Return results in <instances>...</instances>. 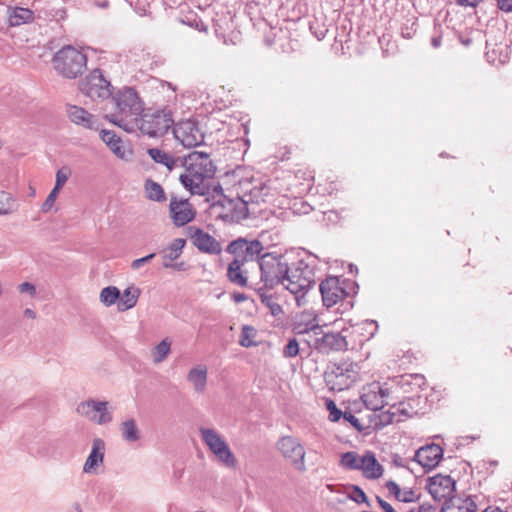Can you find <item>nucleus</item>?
Listing matches in <instances>:
<instances>
[{"mask_svg":"<svg viewBox=\"0 0 512 512\" xmlns=\"http://www.w3.org/2000/svg\"><path fill=\"white\" fill-rule=\"evenodd\" d=\"M187 380L193 385L196 393L203 394L207 386V368L205 366L193 367L187 374Z\"/></svg>","mask_w":512,"mask_h":512,"instance_id":"31","label":"nucleus"},{"mask_svg":"<svg viewBox=\"0 0 512 512\" xmlns=\"http://www.w3.org/2000/svg\"><path fill=\"white\" fill-rule=\"evenodd\" d=\"M299 353V344L296 339H290L283 350V355L286 358H292Z\"/></svg>","mask_w":512,"mask_h":512,"instance_id":"48","label":"nucleus"},{"mask_svg":"<svg viewBox=\"0 0 512 512\" xmlns=\"http://www.w3.org/2000/svg\"><path fill=\"white\" fill-rule=\"evenodd\" d=\"M443 457V449L438 444H427L419 448L414 455V460L425 470L434 469Z\"/></svg>","mask_w":512,"mask_h":512,"instance_id":"19","label":"nucleus"},{"mask_svg":"<svg viewBox=\"0 0 512 512\" xmlns=\"http://www.w3.org/2000/svg\"><path fill=\"white\" fill-rule=\"evenodd\" d=\"M52 64L62 77L76 79L87 68V55L74 46L66 45L54 54Z\"/></svg>","mask_w":512,"mask_h":512,"instance_id":"3","label":"nucleus"},{"mask_svg":"<svg viewBox=\"0 0 512 512\" xmlns=\"http://www.w3.org/2000/svg\"><path fill=\"white\" fill-rule=\"evenodd\" d=\"M263 244L256 239L248 240L246 238H237L229 243L226 251L233 255V260H239V263H254L258 265L260 254L263 251Z\"/></svg>","mask_w":512,"mask_h":512,"instance_id":"10","label":"nucleus"},{"mask_svg":"<svg viewBox=\"0 0 512 512\" xmlns=\"http://www.w3.org/2000/svg\"><path fill=\"white\" fill-rule=\"evenodd\" d=\"M234 299L236 302H241V301L245 300V296H244V294L238 293V294L234 295Z\"/></svg>","mask_w":512,"mask_h":512,"instance_id":"58","label":"nucleus"},{"mask_svg":"<svg viewBox=\"0 0 512 512\" xmlns=\"http://www.w3.org/2000/svg\"><path fill=\"white\" fill-rule=\"evenodd\" d=\"M418 512H435V508L432 505L423 504L419 506Z\"/></svg>","mask_w":512,"mask_h":512,"instance_id":"56","label":"nucleus"},{"mask_svg":"<svg viewBox=\"0 0 512 512\" xmlns=\"http://www.w3.org/2000/svg\"><path fill=\"white\" fill-rule=\"evenodd\" d=\"M171 351V341L164 338L159 344L151 349L152 361L154 364L162 363Z\"/></svg>","mask_w":512,"mask_h":512,"instance_id":"38","label":"nucleus"},{"mask_svg":"<svg viewBox=\"0 0 512 512\" xmlns=\"http://www.w3.org/2000/svg\"><path fill=\"white\" fill-rule=\"evenodd\" d=\"M340 465L346 470H360L367 479H377L381 477L383 472L381 464L376 459L374 453L370 451H367L362 456L354 451L343 453Z\"/></svg>","mask_w":512,"mask_h":512,"instance_id":"8","label":"nucleus"},{"mask_svg":"<svg viewBox=\"0 0 512 512\" xmlns=\"http://www.w3.org/2000/svg\"><path fill=\"white\" fill-rule=\"evenodd\" d=\"M140 293V289L135 286L126 288L122 294L120 293L117 303L118 310L123 312L133 308L137 304Z\"/></svg>","mask_w":512,"mask_h":512,"instance_id":"33","label":"nucleus"},{"mask_svg":"<svg viewBox=\"0 0 512 512\" xmlns=\"http://www.w3.org/2000/svg\"><path fill=\"white\" fill-rule=\"evenodd\" d=\"M101 140L109 147V149L119 158L126 159L127 153L122 146L121 138L112 130L99 129Z\"/></svg>","mask_w":512,"mask_h":512,"instance_id":"30","label":"nucleus"},{"mask_svg":"<svg viewBox=\"0 0 512 512\" xmlns=\"http://www.w3.org/2000/svg\"><path fill=\"white\" fill-rule=\"evenodd\" d=\"M277 449L298 471L304 472L305 450L301 443L293 436H283L277 442Z\"/></svg>","mask_w":512,"mask_h":512,"instance_id":"15","label":"nucleus"},{"mask_svg":"<svg viewBox=\"0 0 512 512\" xmlns=\"http://www.w3.org/2000/svg\"><path fill=\"white\" fill-rule=\"evenodd\" d=\"M378 323L374 320H365L355 327H353V332L362 336L364 339L360 340L361 343L363 341L370 340L378 331Z\"/></svg>","mask_w":512,"mask_h":512,"instance_id":"36","label":"nucleus"},{"mask_svg":"<svg viewBox=\"0 0 512 512\" xmlns=\"http://www.w3.org/2000/svg\"><path fill=\"white\" fill-rule=\"evenodd\" d=\"M111 104L116 113L106 115V118L113 124L129 131L124 124L125 120L130 116L138 115L142 111V103L137 93L133 88H124L112 97Z\"/></svg>","mask_w":512,"mask_h":512,"instance_id":"4","label":"nucleus"},{"mask_svg":"<svg viewBox=\"0 0 512 512\" xmlns=\"http://www.w3.org/2000/svg\"><path fill=\"white\" fill-rule=\"evenodd\" d=\"M59 192H60V190L56 189V188H53L51 190V192L47 196L46 200L42 204V211L43 212H48L53 207Z\"/></svg>","mask_w":512,"mask_h":512,"instance_id":"49","label":"nucleus"},{"mask_svg":"<svg viewBox=\"0 0 512 512\" xmlns=\"http://www.w3.org/2000/svg\"><path fill=\"white\" fill-rule=\"evenodd\" d=\"M414 401L413 398L409 397L407 401H401L399 403L389 404L386 402V406H389L388 410H386V425L403 422L416 414L417 411L411 404V402Z\"/></svg>","mask_w":512,"mask_h":512,"instance_id":"21","label":"nucleus"},{"mask_svg":"<svg viewBox=\"0 0 512 512\" xmlns=\"http://www.w3.org/2000/svg\"><path fill=\"white\" fill-rule=\"evenodd\" d=\"M323 304L332 307L348 296L339 277L331 276L323 280L319 286Z\"/></svg>","mask_w":512,"mask_h":512,"instance_id":"18","label":"nucleus"},{"mask_svg":"<svg viewBox=\"0 0 512 512\" xmlns=\"http://www.w3.org/2000/svg\"><path fill=\"white\" fill-rule=\"evenodd\" d=\"M426 386V379L422 374H404L394 377L391 385L386 388V398L389 397L390 391H400L403 394H417Z\"/></svg>","mask_w":512,"mask_h":512,"instance_id":"17","label":"nucleus"},{"mask_svg":"<svg viewBox=\"0 0 512 512\" xmlns=\"http://www.w3.org/2000/svg\"><path fill=\"white\" fill-rule=\"evenodd\" d=\"M483 0H456V2L463 7H476Z\"/></svg>","mask_w":512,"mask_h":512,"instance_id":"55","label":"nucleus"},{"mask_svg":"<svg viewBox=\"0 0 512 512\" xmlns=\"http://www.w3.org/2000/svg\"><path fill=\"white\" fill-rule=\"evenodd\" d=\"M136 127L151 138L164 136L167 131L173 127L174 120L168 110H147L139 117L135 118Z\"/></svg>","mask_w":512,"mask_h":512,"instance_id":"7","label":"nucleus"},{"mask_svg":"<svg viewBox=\"0 0 512 512\" xmlns=\"http://www.w3.org/2000/svg\"><path fill=\"white\" fill-rule=\"evenodd\" d=\"M246 263H239V260H233L227 269V277L234 285L245 287L248 285V269Z\"/></svg>","mask_w":512,"mask_h":512,"instance_id":"28","label":"nucleus"},{"mask_svg":"<svg viewBox=\"0 0 512 512\" xmlns=\"http://www.w3.org/2000/svg\"><path fill=\"white\" fill-rule=\"evenodd\" d=\"M497 6L503 12H512V0H497Z\"/></svg>","mask_w":512,"mask_h":512,"instance_id":"53","label":"nucleus"},{"mask_svg":"<svg viewBox=\"0 0 512 512\" xmlns=\"http://www.w3.org/2000/svg\"><path fill=\"white\" fill-rule=\"evenodd\" d=\"M174 137L186 148H193L204 142V132L199 123L187 119L176 123L173 127Z\"/></svg>","mask_w":512,"mask_h":512,"instance_id":"12","label":"nucleus"},{"mask_svg":"<svg viewBox=\"0 0 512 512\" xmlns=\"http://www.w3.org/2000/svg\"><path fill=\"white\" fill-rule=\"evenodd\" d=\"M406 512H414V510H413V509H410V510H408V511H406Z\"/></svg>","mask_w":512,"mask_h":512,"instance_id":"62","label":"nucleus"},{"mask_svg":"<svg viewBox=\"0 0 512 512\" xmlns=\"http://www.w3.org/2000/svg\"><path fill=\"white\" fill-rule=\"evenodd\" d=\"M255 336H256V330L251 326L245 325L242 328V332H241L240 339H239V344L242 347H246V348L255 346L256 343L253 341V338Z\"/></svg>","mask_w":512,"mask_h":512,"instance_id":"42","label":"nucleus"},{"mask_svg":"<svg viewBox=\"0 0 512 512\" xmlns=\"http://www.w3.org/2000/svg\"><path fill=\"white\" fill-rule=\"evenodd\" d=\"M145 191L147 198L152 201L163 202L166 200V195L162 186L151 179L146 180Z\"/></svg>","mask_w":512,"mask_h":512,"instance_id":"39","label":"nucleus"},{"mask_svg":"<svg viewBox=\"0 0 512 512\" xmlns=\"http://www.w3.org/2000/svg\"><path fill=\"white\" fill-rule=\"evenodd\" d=\"M348 497L353 500L354 502L361 504L366 503L367 506H370V503L368 501V498L365 494V492L358 486H351L347 492Z\"/></svg>","mask_w":512,"mask_h":512,"instance_id":"44","label":"nucleus"},{"mask_svg":"<svg viewBox=\"0 0 512 512\" xmlns=\"http://www.w3.org/2000/svg\"><path fill=\"white\" fill-rule=\"evenodd\" d=\"M230 205L233 206L235 214L233 217L239 219H245L248 216L247 203L240 198L230 201Z\"/></svg>","mask_w":512,"mask_h":512,"instance_id":"43","label":"nucleus"},{"mask_svg":"<svg viewBox=\"0 0 512 512\" xmlns=\"http://www.w3.org/2000/svg\"><path fill=\"white\" fill-rule=\"evenodd\" d=\"M440 43H441L440 38H433V39H432V45H433L435 48L439 47V46H440Z\"/></svg>","mask_w":512,"mask_h":512,"instance_id":"59","label":"nucleus"},{"mask_svg":"<svg viewBox=\"0 0 512 512\" xmlns=\"http://www.w3.org/2000/svg\"><path fill=\"white\" fill-rule=\"evenodd\" d=\"M169 210L173 223L178 227L186 225L195 217V210L188 200L172 198L170 200Z\"/></svg>","mask_w":512,"mask_h":512,"instance_id":"20","label":"nucleus"},{"mask_svg":"<svg viewBox=\"0 0 512 512\" xmlns=\"http://www.w3.org/2000/svg\"><path fill=\"white\" fill-rule=\"evenodd\" d=\"M191 240L201 252L217 255L222 251L221 244L212 235L204 232L202 229H195L191 234Z\"/></svg>","mask_w":512,"mask_h":512,"instance_id":"25","label":"nucleus"},{"mask_svg":"<svg viewBox=\"0 0 512 512\" xmlns=\"http://www.w3.org/2000/svg\"><path fill=\"white\" fill-rule=\"evenodd\" d=\"M24 316L27 317V318H30V319H35L36 318V313L32 309L26 308L24 310Z\"/></svg>","mask_w":512,"mask_h":512,"instance_id":"57","label":"nucleus"},{"mask_svg":"<svg viewBox=\"0 0 512 512\" xmlns=\"http://www.w3.org/2000/svg\"><path fill=\"white\" fill-rule=\"evenodd\" d=\"M105 453V442L101 438H95L92 442V449L88 455L83 472L87 474L97 473V469L103 464Z\"/></svg>","mask_w":512,"mask_h":512,"instance_id":"26","label":"nucleus"},{"mask_svg":"<svg viewBox=\"0 0 512 512\" xmlns=\"http://www.w3.org/2000/svg\"><path fill=\"white\" fill-rule=\"evenodd\" d=\"M262 303H264L269 309L272 315L277 316L282 312L281 306L276 303L271 295H261Z\"/></svg>","mask_w":512,"mask_h":512,"instance_id":"46","label":"nucleus"},{"mask_svg":"<svg viewBox=\"0 0 512 512\" xmlns=\"http://www.w3.org/2000/svg\"><path fill=\"white\" fill-rule=\"evenodd\" d=\"M122 438L129 443L136 442L141 438V432L134 419H127L120 424Z\"/></svg>","mask_w":512,"mask_h":512,"instance_id":"34","label":"nucleus"},{"mask_svg":"<svg viewBox=\"0 0 512 512\" xmlns=\"http://www.w3.org/2000/svg\"><path fill=\"white\" fill-rule=\"evenodd\" d=\"M200 435L219 462L227 467H235L237 460L223 437L212 428H200Z\"/></svg>","mask_w":512,"mask_h":512,"instance_id":"9","label":"nucleus"},{"mask_svg":"<svg viewBox=\"0 0 512 512\" xmlns=\"http://www.w3.org/2000/svg\"><path fill=\"white\" fill-rule=\"evenodd\" d=\"M442 512H477V505L472 496L452 497L445 502Z\"/></svg>","mask_w":512,"mask_h":512,"instance_id":"29","label":"nucleus"},{"mask_svg":"<svg viewBox=\"0 0 512 512\" xmlns=\"http://www.w3.org/2000/svg\"><path fill=\"white\" fill-rule=\"evenodd\" d=\"M386 481V490L388 496L394 498L398 502L412 503L416 502L419 498L416 491L412 488L401 486L404 478H397Z\"/></svg>","mask_w":512,"mask_h":512,"instance_id":"23","label":"nucleus"},{"mask_svg":"<svg viewBox=\"0 0 512 512\" xmlns=\"http://www.w3.org/2000/svg\"><path fill=\"white\" fill-rule=\"evenodd\" d=\"M186 241L182 238L174 239L162 253L163 261L173 262L182 254Z\"/></svg>","mask_w":512,"mask_h":512,"instance_id":"35","label":"nucleus"},{"mask_svg":"<svg viewBox=\"0 0 512 512\" xmlns=\"http://www.w3.org/2000/svg\"><path fill=\"white\" fill-rule=\"evenodd\" d=\"M359 379V367L356 363L344 361L327 367L324 380L331 391L341 392L349 389Z\"/></svg>","mask_w":512,"mask_h":512,"instance_id":"5","label":"nucleus"},{"mask_svg":"<svg viewBox=\"0 0 512 512\" xmlns=\"http://www.w3.org/2000/svg\"><path fill=\"white\" fill-rule=\"evenodd\" d=\"M315 284V273L304 261H298L289 267L283 287L295 296L298 306L306 304L305 296Z\"/></svg>","mask_w":512,"mask_h":512,"instance_id":"2","label":"nucleus"},{"mask_svg":"<svg viewBox=\"0 0 512 512\" xmlns=\"http://www.w3.org/2000/svg\"><path fill=\"white\" fill-rule=\"evenodd\" d=\"M455 481L449 475L436 474L426 479L425 488L435 501L449 500L455 491Z\"/></svg>","mask_w":512,"mask_h":512,"instance_id":"16","label":"nucleus"},{"mask_svg":"<svg viewBox=\"0 0 512 512\" xmlns=\"http://www.w3.org/2000/svg\"><path fill=\"white\" fill-rule=\"evenodd\" d=\"M310 331L313 332L315 336L321 335V337H316L314 343L315 349L320 353L344 351L348 348L346 336L343 335L342 332H328L323 334L322 328L318 324L313 325Z\"/></svg>","mask_w":512,"mask_h":512,"instance_id":"13","label":"nucleus"},{"mask_svg":"<svg viewBox=\"0 0 512 512\" xmlns=\"http://www.w3.org/2000/svg\"><path fill=\"white\" fill-rule=\"evenodd\" d=\"M70 175L71 170L68 167H62L59 169L56 173V182L54 188L61 190Z\"/></svg>","mask_w":512,"mask_h":512,"instance_id":"45","label":"nucleus"},{"mask_svg":"<svg viewBox=\"0 0 512 512\" xmlns=\"http://www.w3.org/2000/svg\"><path fill=\"white\" fill-rule=\"evenodd\" d=\"M364 405L373 411L381 410L384 407V388L380 382H373L364 388L361 396Z\"/></svg>","mask_w":512,"mask_h":512,"instance_id":"24","label":"nucleus"},{"mask_svg":"<svg viewBox=\"0 0 512 512\" xmlns=\"http://www.w3.org/2000/svg\"><path fill=\"white\" fill-rule=\"evenodd\" d=\"M15 198L6 191H0V215H7L17 210Z\"/></svg>","mask_w":512,"mask_h":512,"instance_id":"40","label":"nucleus"},{"mask_svg":"<svg viewBox=\"0 0 512 512\" xmlns=\"http://www.w3.org/2000/svg\"><path fill=\"white\" fill-rule=\"evenodd\" d=\"M386 512H396L391 504L386 503Z\"/></svg>","mask_w":512,"mask_h":512,"instance_id":"61","label":"nucleus"},{"mask_svg":"<svg viewBox=\"0 0 512 512\" xmlns=\"http://www.w3.org/2000/svg\"><path fill=\"white\" fill-rule=\"evenodd\" d=\"M408 464L409 460L407 458H403L398 454L391 455L390 468L399 471V475H395L396 478H412V470Z\"/></svg>","mask_w":512,"mask_h":512,"instance_id":"37","label":"nucleus"},{"mask_svg":"<svg viewBox=\"0 0 512 512\" xmlns=\"http://www.w3.org/2000/svg\"><path fill=\"white\" fill-rule=\"evenodd\" d=\"M147 153L154 162L164 165L169 171H172L178 166V163L182 162L180 158H175L159 148H149Z\"/></svg>","mask_w":512,"mask_h":512,"instance_id":"32","label":"nucleus"},{"mask_svg":"<svg viewBox=\"0 0 512 512\" xmlns=\"http://www.w3.org/2000/svg\"><path fill=\"white\" fill-rule=\"evenodd\" d=\"M80 91L92 100L107 99L112 95V85L100 69H94L79 84Z\"/></svg>","mask_w":512,"mask_h":512,"instance_id":"11","label":"nucleus"},{"mask_svg":"<svg viewBox=\"0 0 512 512\" xmlns=\"http://www.w3.org/2000/svg\"><path fill=\"white\" fill-rule=\"evenodd\" d=\"M163 267L167 268V269L171 268V269H174V270L182 271V270L185 269V263L184 262L173 263V262L163 261Z\"/></svg>","mask_w":512,"mask_h":512,"instance_id":"54","label":"nucleus"},{"mask_svg":"<svg viewBox=\"0 0 512 512\" xmlns=\"http://www.w3.org/2000/svg\"><path fill=\"white\" fill-rule=\"evenodd\" d=\"M120 298V291L115 286H108L101 290L100 301L107 307L112 306L116 302L118 303Z\"/></svg>","mask_w":512,"mask_h":512,"instance_id":"41","label":"nucleus"},{"mask_svg":"<svg viewBox=\"0 0 512 512\" xmlns=\"http://www.w3.org/2000/svg\"><path fill=\"white\" fill-rule=\"evenodd\" d=\"M181 165L185 167V172L179 176L181 184L192 194L203 196L208 193L206 180L211 179L216 171L209 154L193 151Z\"/></svg>","mask_w":512,"mask_h":512,"instance_id":"1","label":"nucleus"},{"mask_svg":"<svg viewBox=\"0 0 512 512\" xmlns=\"http://www.w3.org/2000/svg\"><path fill=\"white\" fill-rule=\"evenodd\" d=\"M6 15L8 24L12 27L32 23L35 19L34 12L31 9L19 6H8L6 8Z\"/></svg>","mask_w":512,"mask_h":512,"instance_id":"27","label":"nucleus"},{"mask_svg":"<svg viewBox=\"0 0 512 512\" xmlns=\"http://www.w3.org/2000/svg\"><path fill=\"white\" fill-rule=\"evenodd\" d=\"M107 401L88 399L78 404L76 412L89 421L105 425L112 421V413L108 410Z\"/></svg>","mask_w":512,"mask_h":512,"instance_id":"14","label":"nucleus"},{"mask_svg":"<svg viewBox=\"0 0 512 512\" xmlns=\"http://www.w3.org/2000/svg\"><path fill=\"white\" fill-rule=\"evenodd\" d=\"M342 417L345 421L349 422L352 426L357 428L358 430H361V424L359 419L351 412H344Z\"/></svg>","mask_w":512,"mask_h":512,"instance_id":"51","label":"nucleus"},{"mask_svg":"<svg viewBox=\"0 0 512 512\" xmlns=\"http://www.w3.org/2000/svg\"><path fill=\"white\" fill-rule=\"evenodd\" d=\"M18 289L21 293H28L32 297L36 294V288L32 283L23 282L18 286Z\"/></svg>","mask_w":512,"mask_h":512,"instance_id":"52","label":"nucleus"},{"mask_svg":"<svg viewBox=\"0 0 512 512\" xmlns=\"http://www.w3.org/2000/svg\"><path fill=\"white\" fill-rule=\"evenodd\" d=\"M258 267L261 273V282L267 288L282 285L289 272L290 265L284 255L266 253L258 260Z\"/></svg>","mask_w":512,"mask_h":512,"instance_id":"6","label":"nucleus"},{"mask_svg":"<svg viewBox=\"0 0 512 512\" xmlns=\"http://www.w3.org/2000/svg\"><path fill=\"white\" fill-rule=\"evenodd\" d=\"M326 407L329 411V419L333 422H337L342 417L343 413L339 410L333 400H326Z\"/></svg>","mask_w":512,"mask_h":512,"instance_id":"47","label":"nucleus"},{"mask_svg":"<svg viewBox=\"0 0 512 512\" xmlns=\"http://www.w3.org/2000/svg\"><path fill=\"white\" fill-rule=\"evenodd\" d=\"M377 502L379 503L380 507L384 509V499L380 496H376Z\"/></svg>","mask_w":512,"mask_h":512,"instance_id":"60","label":"nucleus"},{"mask_svg":"<svg viewBox=\"0 0 512 512\" xmlns=\"http://www.w3.org/2000/svg\"><path fill=\"white\" fill-rule=\"evenodd\" d=\"M155 257V253H151L145 257H142V258H139V259H135L132 261L131 263V268L133 270H138L140 269L144 264L150 262L153 258Z\"/></svg>","mask_w":512,"mask_h":512,"instance_id":"50","label":"nucleus"},{"mask_svg":"<svg viewBox=\"0 0 512 512\" xmlns=\"http://www.w3.org/2000/svg\"><path fill=\"white\" fill-rule=\"evenodd\" d=\"M67 114L72 123L83 128L97 131L101 127V123L97 117L80 106L68 105Z\"/></svg>","mask_w":512,"mask_h":512,"instance_id":"22","label":"nucleus"}]
</instances>
